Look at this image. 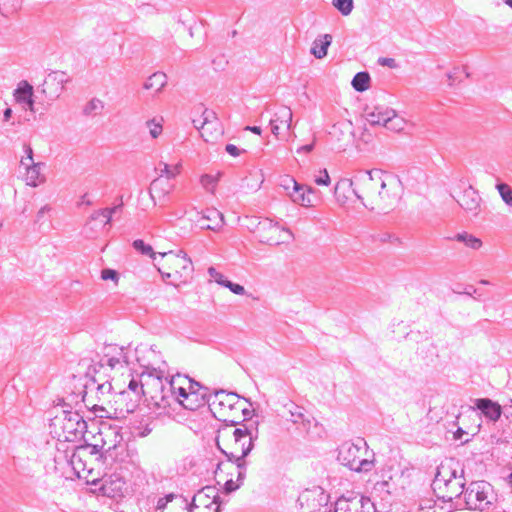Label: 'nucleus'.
Here are the masks:
<instances>
[{
    "instance_id": "37",
    "label": "nucleus",
    "mask_w": 512,
    "mask_h": 512,
    "mask_svg": "<svg viewBox=\"0 0 512 512\" xmlns=\"http://www.w3.org/2000/svg\"><path fill=\"white\" fill-rule=\"evenodd\" d=\"M143 392H144L143 378L141 377L140 381L132 378L128 384V390L121 392V395L124 396L126 394L132 393L135 397V401L137 402L143 396Z\"/></svg>"
},
{
    "instance_id": "60",
    "label": "nucleus",
    "mask_w": 512,
    "mask_h": 512,
    "mask_svg": "<svg viewBox=\"0 0 512 512\" xmlns=\"http://www.w3.org/2000/svg\"><path fill=\"white\" fill-rule=\"evenodd\" d=\"M201 184L208 188L209 186H214L215 184V178L211 175L205 174L201 177Z\"/></svg>"
},
{
    "instance_id": "52",
    "label": "nucleus",
    "mask_w": 512,
    "mask_h": 512,
    "mask_svg": "<svg viewBox=\"0 0 512 512\" xmlns=\"http://www.w3.org/2000/svg\"><path fill=\"white\" fill-rule=\"evenodd\" d=\"M112 388L113 387H112L111 383L108 381L97 384L96 390H97L98 397L100 398V396H105V395L110 394L112 391Z\"/></svg>"
},
{
    "instance_id": "13",
    "label": "nucleus",
    "mask_w": 512,
    "mask_h": 512,
    "mask_svg": "<svg viewBox=\"0 0 512 512\" xmlns=\"http://www.w3.org/2000/svg\"><path fill=\"white\" fill-rule=\"evenodd\" d=\"M170 390L172 391L173 396L175 395L177 402L190 411L197 410L207 402L205 399V393H198L195 391L188 392L186 387H174L173 384H170Z\"/></svg>"
},
{
    "instance_id": "28",
    "label": "nucleus",
    "mask_w": 512,
    "mask_h": 512,
    "mask_svg": "<svg viewBox=\"0 0 512 512\" xmlns=\"http://www.w3.org/2000/svg\"><path fill=\"white\" fill-rule=\"evenodd\" d=\"M313 195L314 189L306 185H300V189H298L297 192L289 193V196L294 203L304 207H312L314 205Z\"/></svg>"
},
{
    "instance_id": "59",
    "label": "nucleus",
    "mask_w": 512,
    "mask_h": 512,
    "mask_svg": "<svg viewBox=\"0 0 512 512\" xmlns=\"http://www.w3.org/2000/svg\"><path fill=\"white\" fill-rule=\"evenodd\" d=\"M239 484H236L232 479H229L224 484L225 493H231L236 491L239 488Z\"/></svg>"
},
{
    "instance_id": "41",
    "label": "nucleus",
    "mask_w": 512,
    "mask_h": 512,
    "mask_svg": "<svg viewBox=\"0 0 512 512\" xmlns=\"http://www.w3.org/2000/svg\"><path fill=\"white\" fill-rule=\"evenodd\" d=\"M332 3L344 16L349 15L353 10V0H332Z\"/></svg>"
},
{
    "instance_id": "63",
    "label": "nucleus",
    "mask_w": 512,
    "mask_h": 512,
    "mask_svg": "<svg viewBox=\"0 0 512 512\" xmlns=\"http://www.w3.org/2000/svg\"><path fill=\"white\" fill-rule=\"evenodd\" d=\"M167 502H165L164 498H159L156 505V512H163L167 506Z\"/></svg>"
},
{
    "instance_id": "56",
    "label": "nucleus",
    "mask_w": 512,
    "mask_h": 512,
    "mask_svg": "<svg viewBox=\"0 0 512 512\" xmlns=\"http://www.w3.org/2000/svg\"><path fill=\"white\" fill-rule=\"evenodd\" d=\"M388 487H389V483L387 481H378L374 484V491L375 492H386V493H390V491L388 490Z\"/></svg>"
},
{
    "instance_id": "7",
    "label": "nucleus",
    "mask_w": 512,
    "mask_h": 512,
    "mask_svg": "<svg viewBox=\"0 0 512 512\" xmlns=\"http://www.w3.org/2000/svg\"><path fill=\"white\" fill-rule=\"evenodd\" d=\"M495 501L493 487L486 481H473L466 486L457 509L485 511L489 510Z\"/></svg>"
},
{
    "instance_id": "36",
    "label": "nucleus",
    "mask_w": 512,
    "mask_h": 512,
    "mask_svg": "<svg viewBox=\"0 0 512 512\" xmlns=\"http://www.w3.org/2000/svg\"><path fill=\"white\" fill-rule=\"evenodd\" d=\"M455 239L459 242H463L467 247H469L473 250H478L482 246L481 239H479L469 233H466V232L458 233L455 236Z\"/></svg>"
},
{
    "instance_id": "22",
    "label": "nucleus",
    "mask_w": 512,
    "mask_h": 512,
    "mask_svg": "<svg viewBox=\"0 0 512 512\" xmlns=\"http://www.w3.org/2000/svg\"><path fill=\"white\" fill-rule=\"evenodd\" d=\"M173 188L174 185L164 178L157 177L154 179L149 189V193L154 204L156 205L158 200L161 206L164 205L166 197L171 193Z\"/></svg>"
},
{
    "instance_id": "15",
    "label": "nucleus",
    "mask_w": 512,
    "mask_h": 512,
    "mask_svg": "<svg viewBox=\"0 0 512 512\" xmlns=\"http://www.w3.org/2000/svg\"><path fill=\"white\" fill-rule=\"evenodd\" d=\"M334 512H375V507L369 498L363 496L340 497L335 502Z\"/></svg>"
},
{
    "instance_id": "57",
    "label": "nucleus",
    "mask_w": 512,
    "mask_h": 512,
    "mask_svg": "<svg viewBox=\"0 0 512 512\" xmlns=\"http://www.w3.org/2000/svg\"><path fill=\"white\" fill-rule=\"evenodd\" d=\"M378 63L381 66H386L389 68H395L397 66L394 58L381 57L378 59Z\"/></svg>"
},
{
    "instance_id": "8",
    "label": "nucleus",
    "mask_w": 512,
    "mask_h": 512,
    "mask_svg": "<svg viewBox=\"0 0 512 512\" xmlns=\"http://www.w3.org/2000/svg\"><path fill=\"white\" fill-rule=\"evenodd\" d=\"M144 392L143 396L146 400L158 408H166L170 406V399L173 394L170 390V381L168 387L165 386L162 377L154 376L152 373H142Z\"/></svg>"
},
{
    "instance_id": "9",
    "label": "nucleus",
    "mask_w": 512,
    "mask_h": 512,
    "mask_svg": "<svg viewBox=\"0 0 512 512\" xmlns=\"http://www.w3.org/2000/svg\"><path fill=\"white\" fill-rule=\"evenodd\" d=\"M100 449L103 450L104 459L112 462L123 461V454H127L126 446L122 443L123 437L117 427H106L99 432Z\"/></svg>"
},
{
    "instance_id": "64",
    "label": "nucleus",
    "mask_w": 512,
    "mask_h": 512,
    "mask_svg": "<svg viewBox=\"0 0 512 512\" xmlns=\"http://www.w3.org/2000/svg\"><path fill=\"white\" fill-rule=\"evenodd\" d=\"M314 148V144L311 143V144H307V145H303L301 147H299L297 149V153H309L313 150Z\"/></svg>"
},
{
    "instance_id": "46",
    "label": "nucleus",
    "mask_w": 512,
    "mask_h": 512,
    "mask_svg": "<svg viewBox=\"0 0 512 512\" xmlns=\"http://www.w3.org/2000/svg\"><path fill=\"white\" fill-rule=\"evenodd\" d=\"M147 127L149 128V133L152 138H157L162 133V124L156 119H151L146 122Z\"/></svg>"
},
{
    "instance_id": "50",
    "label": "nucleus",
    "mask_w": 512,
    "mask_h": 512,
    "mask_svg": "<svg viewBox=\"0 0 512 512\" xmlns=\"http://www.w3.org/2000/svg\"><path fill=\"white\" fill-rule=\"evenodd\" d=\"M224 287L228 288L232 293L236 295H244L246 292L245 288L242 285L233 283L229 280L226 281V283H224Z\"/></svg>"
},
{
    "instance_id": "20",
    "label": "nucleus",
    "mask_w": 512,
    "mask_h": 512,
    "mask_svg": "<svg viewBox=\"0 0 512 512\" xmlns=\"http://www.w3.org/2000/svg\"><path fill=\"white\" fill-rule=\"evenodd\" d=\"M205 124L201 136L206 142L216 141L223 133L221 124L216 116V113L209 109H204Z\"/></svg>"
},
{
    "instance_id": "27",
    "label": "nucleus",
    "mask_w": 512,
    "mask_h": 512,
    "mask_svg": "<svg viewBox=\"0 0 512 512\" xmlns=\"http://www.w3.org/2000/svg\"><path fill=\"white\" fill-rule=\"evenodd\" d=\"M396 183L398 181L396 180ZM397 187V184L385 185L384 188H379V196L375 200V208L386 209L390 207L396 200V193L393 191Z\"/></svg>"
},
{
    "instance_id": "51",
    "label": "nucleus",
    "mask_w": 512,
    "mask_h": 512,
    "mask_svg": "<svg viewBox=\"0 0 512 512\" xmlns=\"http://www.w3.org/2000/svg\"><path fill=\"white\" fill-rule=\"evenodd\" d=\"M315 183L319 186H327L330 184V176L326 169L321 170L320 174L315 177L314 179Z\"/></svg>"
},
{
    "instance_id": "10",
    "label": "nucleus",
    "mask_w": 512,
    "mask_h": 512,
    "mask_svg": "<svg viewBox=\"0 0 512 512\" xmlns=\"http://www.w3.org/2000/svg\"><path fill=\"white\" fill-rule=\"evenodd\" d=\"M366 120L372 126H383L388 130L399 132L404 129V119L399 117L395 110L375 106L374 109L366 113Z\"/></svg>"
},
{
    "instance_id": "17",
    "label": "nucleus",
    "mask_w": 512,
    "mask_h": 512,
    "mask_svg": "<svg viewBox=\"0 0 512 512\" xmlns=\"http://www.w3.org/2000/svg\"><path fill=\"white\" fill-rule=\"evenodd\" d=\"M197 216L195 221L201 229L218 231L224 225L223 214L215 208L197 212Z\"/></svg>"
},
{
    "instance_id": "47",
    "label": "nucleus",
    "mask_w": 512,
    "mask_h": 512,
    "mask_svg": "<svg viewBox=\"0 0 512 512\" xmlns=\"http://www.w3.org/2000/svg\"><path fill=\"white\" fill-rule=\"evenodd\" d=\"M301 410L302 409L300 407H296L295 411H290V415H291L290 421H292L298 427L300 426L301 422H303L304 418L306 417L305 414Z\"/></svg>"
},
{
    "instance_id": "12",
    "label": "nucleus",
    "mask_w": 512,
    "mask_h": 512,
    "mask_svg": "<svg viewBox=\"0 0 512 512\" xmlns=\"http://www.w3.org/2000/svg\"><path fill=\"white\" fill-rule=\"evenodd\" d=\"M159 255L162 258H166L169 267L174 271V276H178L182 282H187L192 278L194 271L193 263L184 251L179 250L177 253L169 251L159 253Z\"/></svg>"
},
{
    "instance_id": "33",
    "label": "nucleus",
    "mask_w": 512,
    "mask_h": 512,
    "mask_svg": "<svg viewBox=\"0 0 512 512\" xmlns=\"http://www.w3.org/2000/svg\"><path fill=\"white\" fill-rule=\"evenodd\" d=\"M217 448L221 451L222 454L225 455L227 460L236 465L238 471H246L247 469V460L248 455L244 454H236L235 452H227L220 446V442L217 441Z\"/></svg>"
},
{
    "instance_id": "3",
    "label": "nucleus",
    "mask_w": 512,
    "mask_h": 512,
    "mask_svg": "<svg viewBox=\"0 0 512 512\" xmlns=\"http://www.w3.org/2000/svg\"><path fill=\"white\" fill-rule=\"evenodd\" d=\"M396 184V179L382 170L366 171L356 178L353 192L358 200L368 209H375V200L379 196V188L385 185Z\"/></svg>"
},
{
    "instance_id": "35",
    "label": "nucleus",
    "mask_w": 512,
    "mask_h": 512,
    "mask_svg": "<svg viewBox=\"0 0 512 512\" xmlns=\"http://www.w3.org/2000/svg\"><path fill=\"white\" fill-rule=\"evenodd\" d=\"M370 75L368 72H358L352 79V87L358 91L363 92L369 88Z\"/></svg>"
},
{
    "instance_id": "43",
    "label": "nucleus",
    "mask_w": 512,
    "mask_h": 512,
    "mask_svg": "<svg viewBox=\"0 0 512 512\" xmlns=\"http://www.w3.org/2000/svg\"><path fill=\"white\" fill-rule=\"evenodd\" d=\"M122 207H123V202H122V197H120V203L119 204H117V205H115L114 207H111V208H103V209L95 211L91 215V219L92 220H98L100 218V214H109V213L116 214V213L122 211Z\"/></svg>"
},
{
    "instance_id": "5",
    "label": "nucleus",
    "mask_w": 512,
    "mask_h": 512,
    "mask_svg": "<svg viewBox=\"0 0 512 512\" xmlns=\"http://www.w3.org/2000/svg\"><path fill=\"white\" fill-rule=\"evenodd\" d=\"M50 428L59 440L75 442L82 438L87 423L78 412L62 410L51 419Z\"/></svg>"
},
{
    "instance_id": "25",
    "label": "nucleus",
    "mask_w": 512,
    "mask_h": 512,
    "mask_svg": "<svg viewBox=\"0 0 512 512\" xmlns=\"http://www.w3.org/2000/svg\"><path fill=\"white\" fill-rule=\"evenodd\" d=\"M475 408L481 411V413L489 420L496 422L499 420L502 414V408L500 404L492 401L489 398L476 399Z\"/></svg>"
},
{
    "instance_id": "62",
    "label": "nucleus",
    "mask_w": 512,
    "mask_h": 512,
    "mask_svg": "<svg viewBox=\"0 0 512 512\" xmlns=\"http://www.w3.org/2000/svg\"><path fill=\"white\" fill-rule=\"evenodd\" d=\"M24 153H25V156L27 157V159H29V163H34L33 149L30 145H28V144L24 145Z\"/></svg>"
},
{
    "instance_id": "54",
    "label": "nucleus",
    "mask_w": 512,
    "mask_h": 512,
    "mask_svg": "<svg viewBox=\"0 0 512 512\" xmlns=\"http://www.w3.org/2000/svg\"><path fill=\"white\" fill-rule=\"evenodd\" d=\"M12 1L13 0H0V6L2 5L4 10L3 13H11L21 8V6L17 8L13 7Z\"/></svg>"
},
{
    "instance_id": "53",
    "label": "nucleus",
    "mask_w": 512,
    "mask_h": 512,
    "mask_svg": "<svg viewBox=\"0 0 512 512\" xmlns=\"http://www.w3.org/2000/svg\"><path fill=\"white\" fill-rule=\"evenodd\" d=\"M101 278L103 280H118V273L112 269H103L101 272Z\"/></svg>"
},
{
    "instance_id": "19",
    "label": "nucleus",
    "mask_w": 512,
    "mask_h": 512,
    "mask_svg": "<svg viewBox=\"0 0 512 512\" xmlns=\"http://www.w3.org/2000/svg\"><path fill=\"white\" fill-rule=\"evenodd\" d=\"M184 502L190 512H220L219 500L203 493H196L190 505L187 504L186 499Z\"/></svg>"
},
{
    "instance_id": "44",
    "label": "nucleus",
    "mask_w": 512,
    "mask_h": 512,
    "mask_svg": "<svg viewBox=\"0 0 512 512\" xmlns=\"http://www.w3.org/2000/svg\"><path fill=\"white\" fill-rule=\"evenodd\" d=\"M284 190L289 194L292 192H297L300 189V185L294 178L286 176L281 180L280 184Z\"/></svg>"
},
{
    "instance_id": "11",
    "label": "nucleus",
    "mask_w": 512,
    "mask_h": 512,
    "mask_svg": "<svg viewBox=\"0 0 512 512\" xmlns=\"http://www.w3.org/2000/svg\"><path fill=\"white\" fill-rule=\"evenodd\" d=\"M329 496L321 489H307L298 497L300 512H331Z\"/></svg>"
},
{
    "instance_id": "48",
    "label": "nucleus",
    "mask_w": 512,
    "mask_h": 512,
    "mask_svg": "<svg viewBox=\"0 0 512 512\" xmlns=\"http://www.w3.org/2000/svg\"><path fill=\"white\" fill-rule=\"evenodd\" d=\"M208 274L216 283L222 286H224V283L228 281L227 279L224 278L223 274L218 272L214 267L208 268Z\"/></svg>"
},
{
    "instance_id": "2",
    "label": "nucleus",
    "mask_w": 512,
    "mask_h": 512,
    "mask_svg": "<svg viewBox=\"0 0 512 512\" xmlns=\"http://www.w3.org/2000/svg\"><path fill=\"white\" fill-rule=\"evenodd\" d=\"M258 427L252 423H238L231 420L230 424H225L218 430L216 442L220 437L228 440V452L236 454L249 455L254 448V443L258 439Z\"/></svg>"
},
{
    "instance_id": "58",
    "label": "nucleus",
    "mask_w": 512,
    "mask_h": 512,
    "mask_svg": "<svg viewBox=\"0 0 512 512\" xmlns=\"http://www.w3.org/2000/svg\"><path fill=\"white\" fill-rule=\"evenodd\" d=\"M152 430H153V428L150 427L149 423H147L144 428L136 427L135 428V433L139 437H146L147 435H149L152 432Z\"/></svg>"
},
{
    "instance_id": "42",
    "label": "nucleus",
    "mask_w": 512,
    "mask_h": 512,
    "mask_svg": "<svg viewBox=\"0 0 512 512\" xmlns=\"http://www.w3.org/2000/svg\"><path fill=\"white\" fill-rule=\"evenodd\" d=\"M133 247L135 250L139 251L143 255H149L152 259H156V253L153 251V248L146 244L143 240L137 239L133 242Z\"/></svg>"
},
{
    "instance_id": "23",
    "label": "nucleus",
    "mask_w": 512,
    "mask_h": 512,
    "mask_svg": "<svg viewBox=\"0 0 512 512\" xmlns=\"http://www.w3.org/2000/svg\"><path fill=\"white\" fill-rule=\"evenodd\" d=\"M293 113L287 106H281L273 114L270 119L271 132L274 136L278 137L281 126H285L287 130H290L292 123Z\"/></svg>"
},
{
    "instance_id": "34",
    "label": "nucleus",
    "mask_w": 512,
    "mask_h": 512,
    "mask_svg": "<svg viewBox=\"0 0 512 512\" xmlns=\"http://www.w3.org/2000/svg\"><path fill=\"white\" fill-rule=\"evenodd\" d=\"M182 169L181 163H177L175 165H169L165 162H159L158 167L156 170L159 171V176L161 178H164L165 180L174 179L177 175L180 174Z\"/></svg>"
},
{
    "instance_id": "4",
    "label": "nucleus",
    "mask_w": 512,
    "mask_h": 512,
    "mask_svg": "<svg viewBox=\"0 0 512 512\" xmlns=\"http://www.w3.org/2000/svg\"><path fill=\"white\" fill-rule=\"evenodd\" d=\"M144 352H146L149 355L156 356V351L152 347L149 349H146L144 347H137L132 353L128 348H125L123 346L109 344L104 348V354L100 360V365H107L111 369L129 366L133 363L134 357L141 367L145 368L146 370H155L154 363L150 361H144V359L140 357V353Z\"/></svg>"
},
{
    "instance_id": "40",
    "label": "nucleus",
    "mask_w": 512,
    "mask_h": 512,
    "mask_svg": "<svg viewBox=\"0 0 512 512\" xmlns=\"http://www.w3.org/2000/svg\"><path fill=\"white\" fill-rule=\"evenodd\" d=\"M496 189L502 201L509 207H512V187L506 183L499 182L496 184Z\"/></svg>"
},
{
    "instance_id": "16",
    "label": "nucleus",
    "mask_w": 512,
    "mask_h": 512,
    "mask_svg": "<svg viewBox=\"0 0 512 512\" xmlns=\"http://www.w3.org/2000/svg\"><path fill=\"white\" fill-rule=\"evenodd\" d=\"M456 201L460 207L472 217H477L481 212L482 199L478 191L472 186L466 187Z\"/></svg>"
},
{
    "instance_id": "32",
    "label": "nucleus",
    "mask_w": 512,
    "mask_h": 512,
    "mask_svg": "<svg viewBox=\"0 0 512 512\" xmlns=\"http://www.w3.org/2000/svg\"><path fill=\"white\" fill-rule=\"evenodd\" d=\"M170 384H173L174 387H179V386L186 387L188 392L195 391L198 393H202L201 392L202 386L200 385V383L192 380L188 376H182L180 374H177L171 378Z\"/></svg>"
},
{
    "instance_id": "61",
    "label": "nucleus",
    "mask_w": 512,
    "mask_h": 512,
    "mask_svg": "<svg viewBox=\"0 0 512 512\" xmlns=\"http://www.w3.org/2000/svg\"><path fill=\"white\" fill-rule=\"evenodd\" d=\"M225 150L229 155H231L233 157L239 156L240 152H241L240 149L237 146H235L234 144H227L225 147Z\"/></svg>"
},
{
    "instance_id": "29",
    "label": "nucleus",
    "mask_w": 512,
    "mask_h": 512,
    "mask_svg": "<svg viewBox=\"0 0 512 512\" xmlns=\"http://www.w3.org/2000/svg\"><path fill=\"white\" fill-rule=\"evenodd\" d=\"M331 42L332 36L330 34L321 35L319 38L314 40L311 48V54L317 59L324 58L327 55V50L331 45Z\"/></svg>"
},
{
    "instance_id": "30",
    "label": "nucleus",
    "mask_w": 512,
    "mask_h": 512,
    "mask_svg": "<svg viewBox=\"0 0 512 512\" xmlns=\"http://www.w3.org/2000/svg\"><path fill=\"white\" fill-rule=\"evenodd\" d=\"M43 165V163H29V167L26 168L25 177L27 185L36 187L45 181V177L41 174V167Z\"/></svg>"
},
{
    "instance_id": "6",
    "label": "nucleus",
    "mask_w": 512,
    "mask_h": 512,
    "mask_svg": "<svg viewBox=\"0 0 512 512\" xmlns=\"http://www.w3.org/2000/svg\"><path fill=\"white\" fill-rule=\"evenodd\" d=\"M368 445L363 438L344 442L338 450L341 464L356 472H368L374 467V461L368 458Z\"/></svg>"
},
{
    "instance_id": "39",
    "label": "nucleus",
    "mask_w": 512,
    "mask_h": 512,
    "mask_svg": "<svg viewBox=\"0 0 512 512\" xmlns=\"http://www.w3.org/2000/svg\"><path fill=\"white\" fill-rule=\"evenodd\" d=\"M104 102L98 98H92L84 107L83 113L86 116H96L104 109Z\"/></svg>"
},
{
    "instance_id": "24",
    "label": "nucleus",
    "mask_w": 512,
    "mask_h": 512,
    "mask_svg": "<svg viewBox=\"0 0 512 512\" xmlns=\"http://www.w3.org/2000/svg\"><path fill=\"white\" fill-rule=\"evenodd\" d=\"M263 228H267L272 234L275 233H284L286 234V238L281 239L280 237H275L274 235L271 236H264L261 235V242L269 244V245H280L284 242H289L294 239V236L292 232L287 228H280L277 223H273L272 221L265 222L262 224Z\"/></svg>"
},
{
    "instance_id": "45",
    "label": "nucleus",
    "mask_w": 512,
    "mask_h": 512,
    "mask_svg": "<svg viewBox=\"0 0 512 512\" xmlns=\"http://www.w3.org/2000/svg\"><path fill=\"white\" fill-rule=\"evenodd\" d=\"M204 109L203 107H199L197 109H195L194 113H197L199 114V117L196 118V117H193L192 118V123L194 125V127L201 133L205 124L207 123V121H205V114H204Z\"/></svg>"
},
{
    "instance_id": "14",
    "label": "nucleus",
    "mask_w": 512,
    "mask_h": 512,
    "mask_svg": "<svg viewBox=\"0 0 512 512\" xmlns=\"http://www.w3.org/2000/svg\"><path fill=\"white\" fill-rule=\"evenodd\" d=\"M68 76L63 71H54L48 74L42 84V93L49 101H54L62 94Z\"/></svg>"
},
{
    "instance_id": "1",
    "label": "nucleus",
    "mask_w": 512,
    "mask_h": 512,
    "mask_svg": "<svg viewBox=\"0 0 512 512\" xmlns=\"http://www.w3.org/2000/svg\"><path fill=\"white\" fill-rule=\"evenodd\" d=\"M465 482L463 467L457 460L449 458L437 467L432 489L439 499L454 503L457 509L466 488Z\"/></svg>"
},
{
    "instance_id": "18",
    "label": "nucleus",
    "mask_w": 512,
    "mask_h": 512,
    "mask_svg": "<svg viewBox=\"0 0 512 512\" xmlns=\"http://www.w3.org/2000/svg\"><path fill=\"white\" fill-rule=\"evenodd\" d=\"M208 403L214 413L218 412L224 415L227 409L233 410L236 408V405L239 403V396L235 393H227L221 390L216 392L213 400Z\"/></svg>"
},
{
    "instance_id": "38",
    "label": "nucleus",
    "mask_w": 512,
    "mask_h": 512,
    "mask_svg": "<svg viewBox=\"0 0 512 512\" xmlns=\"http://www.w3.org/2000/svg\"><path fill=\"white\" fill-rule=\"evenodd\" d=\"M83 450V448H79L78 450L74 451L68 460L69 465L77 477H81V471H83L85 467L81 457V451Z\"/></svg>"
},
{
    "instance_id": "26",
    "label": "nucleus",
    "mask_w": 512,
    "mask_h": 512,
    "mask_svg": "<svg viewBox=\"0 0 512 512\" xmlns=\"http://www.w3.org/2000/svg\"><path fill=\"white\" fill-rule=\"evenodd\" d=\"M15 99L18 103L28 106L31 112H35L33 100V87L27 81H21L14 92Z\"/></svg>"
},
{
    "instance_id": "55",
    "label": "nucleus",
    "mask_w": 512,
    "mask_h": 512,
    "mask_svg": "<svg viewBox=\"0 0 512 512\" xmlns=\"http://www.w3.org/2000/svg\"><path fill=\"white\" fill-rule=\"evenodd\" d=\"M197 493H203L204 495H207L208 497H215V499L219 500V496L215 490V487L212 486H206L199 490Z\"/></svg>"
},
{
    "instance_id": "21",
    "label": "nucleus",
    "mask_w": 512,
    "mask_h": 512,
    "mask_svg": "<svg viewBox=\"0 0 512 512\" xmlns=\"http://www.w3.org/2000/svg\"><path fill=\"white\" fill-rule=\"evenodd\" d=\"M126 490V481L119 475L112 474L103 479L101 491L110 498L122 497Z\"/></svg>"
},
{
    "instance_id": "49",
    "label": "nucleus",
    "mask_w": 512,
    "mask_h": 512,
    "mask_svg": "<svg viewBox=\"0 0 512 512\" xmlns=\"http://www.w3.org/2000/svg\"><path fill=\"white\" fill-rule=\"evenodd\" d=\"M312 424L314 425L315 428H318L319 424H318V422L316 421L315 418H313V417H305L304 421L301 422V424L298 427V429H302L306 433H310V429H311Z\"/></svg>"
},
{
    "instance_id": "31",
    "label": "nucleus",
    "mask_w": 512,
    "mask_h": 512,
    "mask_svg": "<svg viewBox=\"0 0 512 512\" xmlns=\"http://www.w3.org/2000/svg\"><path fill=\"white\" fill-rule=\"evenodd\" d=\"M167 84V76L163 72L153 73L144 83V89L160 92Z\"/></svg>"
}]
</instances>
